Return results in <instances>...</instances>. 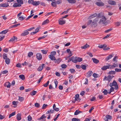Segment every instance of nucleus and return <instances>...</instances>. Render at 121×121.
I'll list each match as a JSON object with an SVG mask.
<instances>
[{
	"mask_svg": "<svg viewBox=\"0 0 121 121\" xmlns=\"http://www.w3.org/2000/svg\"><path fill=\"white\" fill-rule=\"evenodd\" d=\"M58 21L59 24L61 25L65 24V21L63 20V19L61 18L59 19Z\"/></svg>",
	"mask_w": 121,
	"mask_h": 121,
	"instance_id": "obj_4",
	"label": "nucleus"
},
{
	"mask_svg": "<svg viewBox=\"0 0 121 121\" xmlns=\"http://www.w3.org/2000/svg\"><path fill=\"white\" fill-rule=\"evenodd\" d=\"M121 22H115V25L117 26H119L120 25Z\"/></svg>",
	"mask_w": 121,
	"mask_h": 121,
	"instance_id": "obj_45",
	"label": "nucleus"
},
{
	"mask_svg": "<svg viewBox=\"0 0 121 121\" xmlns=\"http://www.w3.org/2000/svg\"><path fill=\"white\" fill-rule=\"evenodd\" d=\"M34 1L33 0H29L28 1V3L29 4H31L33 5V4L34 3Z\"/></svg>",
	"mask_w": 121,
	"mask_h": 121,
	"instance_id": "obj_51",
	"label": "nucleus"
},
{
	"mask_svg": "<svg viewBox=\"0 0 121 121\" xmlns=\"http://www.w3.org/2000/svg\"><path fill=\"white\" fill-rule=\"evenodd\" d=\"M98 20H99L98 18H96L94 20L93 22L92 21L91 25L92 26H96L97 24L96 23Z\"/></svg>",
	"mask_w": 121,
	"mask_h": 121,
	"instance_id": "obj_1",
	"label": "nucleus"
},
{
	"mask_svg": "<svg viewBox=\"0 0 121 121\" xmlns=\"http://www.w3.org/2000/svg\"><path fill=\"white\" fill-rule=\"evenodd\" d=\"M79 110H76L75 111V112L74 113V115H77L78 114H79Z\"/></svg>",
	"mask_w": 121,
	"mask_h": 121,
	"instance_id": "obj_53",
	"label": "nucleus"
},
{
	"mask_svg": "<svg viewBox=\"0 0 121 121\" xmlns=\"http://www.w3.org/2000/svg\"><path fill=\"white\" fill-rule=\"evenodd\" d=\"M21 114H20L18 113L17 114V118L18 121H19L21 119Z\"/></svg>",
	"mask_w": 121,
	"mask_h": 121,
	"instance_id": "obj_19",
	"label": "nucleus"
},
{
	"mask_svg": "<svg viewBox=\"0 0 121 121\" xmlns=\"http://www.w3.org/2000/svg\"><path fill=\"white\" fill-rule=\"evenodd\" d=\"M36 57L37 59L40 60L42 59V56L40 53H38L36 55Z\"/></svg>",
	"mask_w": 121,
	"mask_h": 121,
	"instance_id": "obj_7",
	"label": "nucleus"
},
{
	"mask_svg": "<svg viewBox=\"0 0 121 121\" xmlns=\"http://www.w3.org/2000/svg\"><path fill=\"white\" fill-rule=\"evenodd\" d=\"M11 85V84L9 82H6L4 84L5 86L8 88L10 87Z\"/></svg>",
	"mask_w": 121,
	"mask_h": 121,
	"instance_id": "obj_17",
	"label": "nucleus"
},
{
	"mask_svg": "<svg viewBox=\"0 0 121 121\" xmlns=\"http://www.w3.org/2000/svg\"><path fill=\"white\" fill-rule=\"evenodd\" d=\"M106 45L105 44L103 45H99L98 47L100 48H102L104 47H106Z\"/></svg>",
	"mask_w": 121,
	"mask_h": 121,
	"instance_id": "obj_39",
	"label": "nucleus"
},
{
	"mask_svg": "<svg viewBox=\"0 0 121 121\" xmlns=\"http://www.w3.org/2000/svg\"><path fill=\"white\" fill-rule=\"evenodd\" d=\"M69 70L71 73H73L75 72L74 69H69Z\"/></svg>",
	"mask_w": 121,
	"mask_h": 121,
	"instance_id": "obj_50",
	"label": "nucleus"
},
{
	"mask_svg": "<svg viewBox=\"0 0 121 121\" xmlns=\"http://www.w3.org/2000/svg\"><path fill=\"white\" fill-rule=\"evenodd\" d=\"M53 109L56 111H58L59 110V108H56V105L55 104H53Z\"/></svg>",
	"mask_w": 121,
	"mask_h": 121,
	"instance_id": "obj_20",
	"label": "nucleus"
},
{
	"mask_svg": "<svg viewBox=\"0 0 121 121\" xmlns=\"http://www.w3.org/2000/svg\"><path fill=\"white\" fill-rule=\"evenodd\" d=\"M18 100L21 102H22L24 100V98L23 97L19 96Z\"/></svg>",
	"mask_w": 121,
	"mask_h": 121,
	"instance_id": "obj_40",
	"label": "nucleus"
},
{
	"mask_svg": "<svg viewBox=\"0 0 121 121\" xmlns=\"http://www.w3.org/2000/svg\"><path fill=\"white\" fill-rule=\"evenodd\" d=\"M97 16V14L96 13H95L93 14L92 15L90 16L88 18L89 19H91L93 18V17L96 16Z\"/></svg>",
	"mask_w": 121,
	"mask_h": 121,
	"instance_id": "obj_26",
	"label": "nucleus"
},
{
	"mask_svg": "<svg viewBox=\"0 0 121 121\" xmlns=\"http://www.w3.org/2000/svg\"><path fill=\"white\" fill-rule=\"evenodd\" d=\"M92 22V21L91 20H89L88 22L87 25H91Z\"/></svg>",
	"mask_w": 121,
	"mask_h": 121,
	"instance_id": "obj_64",
	"label": "nucleus"
},
{
	"mask_svg": "<svg viewBox=\"0 0 121 121\" xmlns=\"http://www.w3.org/2000/svg\"><path fill=\"white\" fill-rule=\"evenodd\" d=\"M35 73H32L30 76L29 77L30 78H32L33 77L35 76Z\"/></svg>",
	"mask_w": 121,
	"mask_h": 121,
	"instance_id": "obj_55",
	"label": "nucleus"
},
{
	"mask_svg": "<svg viewBox=\"0 0 121 121\" xmlns=\"http://www.w3.org/2000/svg\"><path fill=\"white\" fill-rule=\"evenodd\" d=\"M108 2L109 4L112 5H116V2L114 1L109 0L108 1Z\"/></svg>",
	"mask_w": 121,
	"mask_h": 121,
	"instance_id": "obj_6",
	"label": "nucleus"
},
{
	"mask_svg": "<svg viewBox=\"0 0 121 121\" xmlns=\"http://www.w3.org/2000/svg\"><path fill=\"white\" fill-rule=\"evenodd\" d=\"M104 14L103 13H99L98 15V17H103Z\"/></svg>",
	"mask_w": 121,
	"mask_h": 121,
	"instance_id": "obj_37",
	"label": "nucleus"
},
{
	"mask_svg": "<svg viewBox=\"0 0 121 121\" xmlns=\"http://www.w3.org/2000/svg\"><path fill=\"white\" fill-rule=\"evenodd\" d=\"M49 22V20L48 19H46L42 23V25H44L48 23Z\"/></svg>",
	"mask_w": 121,
	"mask_h": 121,
	"instance_id": "obj_33",
	"label": "nucleus"
},
{
	"mask_svg": "<svg viewBox=\"0 0 121 121\" xmlns=\"http://www.w3.org/2000/svg\"><path fill=\"white\" fill-rule=\"evenodd\" d=\"M37 91H32L30 93V95H35Z\"/></svg>",
	"mask_w": 121,
	"mask_h": 121,
	"instance_id": "obj_35",
	"label": "nucleus"
},
{
	"mask_svg": "<svg viewBox=\"0 0 121 121\" xmlns=\"http://www.w3.org/2000/svg\"><path fill=\"white\" fill-rule=\"evenodd\" d=\"M8 31L7 30H5L2 31L1 32H0V34H5Z\"/></svg>",
	"mask_w": 121,
	"mask_h": 121,
	"instance_id": "obj_41",
	"label": "nucleus"
},
{
	"mask_svg": "<svg viewBox=\"0 0 121 121\" xmlns=\"http://www.w3.org/2000/svg\"><path fill=\"white\" fill-rule=\"evenodd\" d=\"M15 112H12V113L10 114L9 115V118L11 117L12 116L15 115Z\"/></svg>",
	"mask_w": 121,
	"mask_h": 121,
	"instance_id": "obj_38",
	"label": "nucleus"
},
{
	"mask_svg": "<svg viewBox=\"0 0 121 121\" xmlns=\"http://www.w3.org/2000/svg\"><path fill=\"white\" fill-rule=\"evenodd\" d=\"M106 64L108 65H104L101 68V69L103 70H105L107 69H110V64L108 63L107 64Z\"/></svg>",
	"mask_w": 121,
	"mask_h": 121,
	"instance_id": "obj_2",
	"label": "nucleus"
},
{
	"mask_svg": "<svg viewBox=\"0 0 121 121\" xmlns=\"http://www.w3.org/2000/svg\"><path fill=\"white\" fill-rule=\"evenodd\" d=\"M115 71H111L109 72V74H114L116 73Z\"/></svg>",
	"mask_w": 121,
	"mask_h": 121,
	"instance_id": "obj_44",
	"label": "nucleus"
},
{
	"mask_svg": "<svg viewBox=\"0 0 121 121\" xmlns=\"http://www.w3.org/2000/svg\"><path fill=\"white\" fill-rule=\"evenodd\" d=\"M110 69H113L114 68L117 67L118 66V65L117 64H115L114 63H113V65H112L110 64Z\"/></svg>",
	"mask_w": 121,
	"mask_h": 121,
	"instance_id": "obj_12",
	"label": "nucleus"
},
{
	"mask_svg": "<svg viewBox=\"0 0 121 121\" xmlns=\"http://www.w3.org/2000/svg\"><path fill=\"white\" fill-rule=\"evenodd\" d=\"M33 55V53L32 52H30L28 53V56L30 57Z\"/></svg>",
	"mask_w": 121,
	"mask_h": 121,
	"instance_id": "obj_49",
	"label": "nucleus"
},
{
	"mask_svg": "<svg viewBox=\"0 0 121 121\" xmlns=\"http://www.w3.org/2000/svg\"><path fill=\"white\" fill-rule=\"evenodd\" d=\"M18 103V102L17 101H13L12 102L13 104V105H17V104Z\"/></svg>",
	"mask_w": 121,
	"mask_h": 121,
	"instance_id": "obj_62",
	"label": "nucleus"
},
{
	"mask_svg": "<svg viewBox=\"0 0 121 121\" xmlns=\"http://www.w3.org/2000/svg\"><path fill=\"white\" fill-rule=\"evenodd\" d=\"M61 67L63 68H65L67 67V65L65 64H63L61 65Z\"/></svg>",
	"mask_w": 121,
	"mask_h": 121,
	"instance_id": "obj_56",
	"label": "nucleus"
},
{
	"mask_svg": "<svg viewBox=\"0 0 121 121\" xmlns=\"http://www.w3.org/2000/svg\"><path fill=\"white\" fill-rule=\"evenodd\" d=\"M76 60L77 62H80L82 60V58L78 57H76Z\"/></svg>",
	"mask_w": 121,
	"mask_h": 121,
	"instance_id": "obj_23",
	"label": "nucleus"
},
{
	"mask_svg": "<svg viewBox=\"0 0 121 121\" xmlns=\"http://www.w3.org/2000/svg\"><path fill=\"white\" fill-rule=\"evenodd\" d=\"M48 105L47 104H44L43 106L42 109H44Z\"/></svg>",
	"mask_w": 121,
	"mask_h": 121,
	"instance_id": "obj_58",
	"label": "nucleus"
},
{
	"mask_svg": "<svg viewBox=\"0 0 121 121\" xmlns=\"http://www.w3.org/2000/svg\"><path fill=\"white\" fill-rule=\"evenodd\" d=\"M5 62L6 64H9L10 62V60L8 58H6L5 59Z\"/></svg>",
	"mask_w": 121,
	"mask_h": 121,
	"instance_id": "obj_36",
	"label": "nucleus"
},
{
	"mask_svg": "<svg viewBox=\"0 0 121 121\" xmlns=\"http://www.w3.org/2000/svg\"><path fill=\"white\" fill-rule=\"evenodd\" d=\"M49 81H48L46 83L43 84V86L44 87H47L49 83Z\"/></svg>",
	"mask_w": 121,
	"mask_h": 121,
	"instance_id": "obj_57",
	"label": "nucleus"
},
{
	"mask_svg": "<svg viewBox=\"0 0 121 121\" xmlns=\"http://www.w3.org/2000/svg\"><path fill=\"white\" fill-rule=\"evenodd\" d=\"M106 117L108 119H111L112 118V117L109 115H106Z\"/></svg>",
	"mask_w": 121,
	"mask_h": 121,
	"instance_id": "obj_43",
	"label": "nucleus"
},
{
	"mask_svg": "<svg viewBox=\"0 0 121 121\" xmlns=\"http://www.w3.org/2000/svg\"><path fill=\"white\" fill-rule=\"evenodd\" d=\"M1 7H6L9 6V4L7 3H5L4 4H0Z\"/></svg>",
	"mask_w": 121,
	"mask_h": 121,
	"instance_id": "obj_11",
	"label": "nucleus"
},
{
	"mask_svg": "<svg viewBox=\"0 0 121 121\" xmlns=\"http://www.w3.org/2000/svg\"><path fill=\"white\" fill-rule=\"evenodd\" d=\"M21 6V5H20L18 3H16L14 4L13 5V7H20Z\"/></svg>",
	"mask_w": 121,
	"mask_h": 121,
	"instance_id": "obj_24",
	"label": "nucleus"
},
{
	"mask_svg": "<svg viewBox=\"0 0 121 121\" xmlns=\"http://www.w3.org/2000/svg\"><path fill=\"white\" fill-rule=\"evenodd\" d=\"M54 62L55 63H57V64H59L61 61V60L60 58H58L57 59H56V58L54 60Z\"/></svg>",
	"mask_w": 121,
	"mask_h": 121,
	"instance_id": "obj_15",
	"label": "nucleus"
},
{
	"mask_svg": "<svg viewBox=\"0 0 121 121\" xmlns=\"http://www.w3.org/2000/svg\"><path fill=\"white\" fill-rule=\"evenodd\" d=\"M40 2L39 1H34V3L33 4V5H34L37 6L40 4Z\"/></svg>",
	"mask_w": 121,
	"mask_h": 121,
	"instance_id": "obj_25",
	"label": "nucleus"
},
{
	"mask_svg": "<svg viewBox=\"0 0 121 121\" xmlns=\"http://www.w3.org/2000/svg\"><path fill=\"white\" fill-rule=\"evenodd\" d=\"M17 38L15 36H14L13 37L11 38L9 41V42H13L15 40H17Z\"/></svg>",
	"mask_w": 121,
	"mask_h": 121,
	"instance_id": "obj_14",
	"label": "nucleus"
},
{
	"mask_svg": "<svg viewBox=\"0 0 121 121\" xmlns=\"http://www.w3.org/2000/svg\"><path fill=\"white\" fill-rule=\"evenodd\" d=\"M95 4L99 6H102L104 5V4L102 2H97L95 3Z\"/></svg>",
	"mask_w": 121,
	"mask_h": 121,
	"instance_id": "obj_9",
	"label": "nucleus"
},
{
	"mask_svg": "<svg viewBox=\"0 0 121 121\" xmlns=\"http://www.w3.org/2000/svg\"><path fill=\"white\" fill-rule=\"evenodd\" d=\"M104 94L105 95H106L108 93V92L106 90L104 89L103 92Z\"/></svg>",
	"mask_w": 121,
	"mask_h": 121,
	"instance_id": "obj_54",
	"label": "nucleus"
},
{
	"mask_svg": "<svg viewBox=\"0 0 121 121\" xmlns=\"http://www.w3.org/2000/svg\"><path fill=\"white\" fill-rule=\"evenodd\" d=\"M35 106L37 108H38L39 107V104L38 103H36L35 104Z\"/></svg>",
	"mask_w": 121,
	"mask_h": 121,
	"instance_id": "obj_59",
	"label": "nucleus"
},
{
	"mask_svg": "<svg viewBox=\"0 0 121 121\" xmlns=\"http://www.w3.org/2000/svg\"><path fill=\"white\" fill-rule=\"evenodd\" d=\"M56 4H59L61 3L62 1L61 0H59L56 1Z\"/></svg>",
	"mask_w": 121,
	"mask_h": 121,
	"instance_id": "obj_52",
	"label": "nucleus"
},
{
	"mask_svg": "<svg viewBox=\"0 0 121 121\" xmlns=\"http://www.w3.org/2000/svg\"><path fill=\"white\" fill-rule=\"evenodd\" d=\"M113 56L112 54H110L108 56L106 57L105 58V60L106 61H108L110 60Z\"/></svg>",
	"mask_w": 121,
	"mask_h": 121,
	"instance_id": "obj_5",
	"label": "nucleus"
},
{
	"mask_svg": "<svg viewBox=\"0 0 121 121\" xmlns=\"http://www.w3.org/2000/svg\"><path fill=\"white\" fill-rule=\"evenodd\" d=\"M51 5L53 7H56V1H52L51 3Z\"/></svg>",
	"mask_w": 121,
	"mask_h": 121,
	"instance_id": "obj_34",
	"label": "nucleus"
},
{
	"mask_svg": "<svg viewBox=\"0 0 121 121\" xmlns=\"http://www.w3.org/2000/svg\"><path fill=\"white\" fill-rule=\"evenodd\" d=\"M3 58L4 59H6V58H7V54L5 53H4L3 54Z\"/></svg>",
	"mask_w": 121,
	"mask_h": 121,
	"instance_id": "obj_46",
	"label": "nucleus"
},
{
	"mask_svg": "<svg viewBox=\"0 0 121 121\" xmlns=\"http://www.w3.org/2000/svg\"><path fill=\"white\" fill-rule=\"evenodd\" d=\"M117 83L115 80H114L112 83H110L109 84V85L110 87L112 86H115L117 85Z\"/></svg>",
	"mask_w": 121,
	"mask_h": 121,
	"instance_id": "obj_10",
	"label": "nucleus"
},
{
	"mask_svg": "<svg viewBox=\"0 0 121 121\" xmlns=\"http://www.w3.org/2000/svg\"><path fill=\"white\" fill-rule=\"evenodd\" d=\"M89 45H88L87 44H86L84 46L81 47V48L82 49H85L89 47Z\"/></svg>",
	"mask_w": 121,
	"mask_h": 121,
	"instance_id": "obj_27",
	"label": "nucleus"
},
{
	"mask_svg": "<svg viewBox=\"0 0 121 121\" xmlns=\"http://www.w3.org/2000/svg\"><path fill=\"white\" fill-rule=\"evenodd\" d=\"M81 68L83 69L84 70H85L86 69V67L85 65H81Z\"/></svg>",
	"mask_w": 121,
	"mask_h": 121,
	"instance_id": "obj_47",
	"label": "nucleus"
},
{
	"mask_svg": "<svg viewBox=\"0 0 121 121\" xmlns=\"http://www.w3.org/2000/svg\"><path fill=\"white\" fill-rule=\"evenodd\" d=\"M16 1L17 3L20 5H21V4H23V0H16Z\"/></svg>",
	"mask_w": 121,
	"mask_h": 121,
	"instance_id": "obj_29",
	"label": "nucleus"
},
{
	"mask_svg": "<svg viewBox=\"0 0 121 121\" xmlns=\"http://www.w3.org/2000/svg\"><path fill=\"white\" fill-rule=\"evenodd\" d=\"M49 58L52 60H54L55 59V57L53 55H49L48 56Z\"/></svg>",
	"mask_w": 121,
	"mask_h": 121,
	"instance_id": "obj_21",
	"label": "nucleus"
},
{
	"mask_svg": "<svg viewBox=\"0 0 121 121\" xmlns=\"http://www.w3.org/2000/svg\"><path fill=\"white\" fill-rule=\"evenodd\" d=\"M32 119V118L31 117L30 115H29L28 117V121H30Z\"/></svg>",
	"mask_w": 121,
	"mask_h": 121,
	"instance_id": "obj_60",
	"label": "nucleus"
},
{
	"mask_svg": "<svg viewBox=\"0 0 121 121\" xmlns=\"http://www.w3.org/2000/svg\"><path fill=\"white\" fill-rule=\"evenodd\" d=\"M46 118V117L45 116L44 114H43L40 118H38V120H40L41 119L43 120V119L45 118Z\"/></svg>",
	"mask_w": 121,
	"mask_h": 121,
	"instance_id": "obj_28",
	"label": "nucleus"
},
{
	"mask_svg": "<svg viewBox=\"0 0 121 121\" xmlns=\"http://www.w3.org/2000/svg\"><path fill=\"white\" fill-rule=\"evenodd\" d=\"M92 72L91 71H89L86 74V76L87 77H90L92 74Z\"/></svg>",
	"mask_w": 121,
	"mask_h": 121,
	"instance_id": "obj_13",
	"label": "nucleus"
},
{
	"mask_svg": "<svg viewBox=\"0 0 121 121\" xmlns=\"http://www.w3.org/2000/svg\"><path fill=\"white\" fill-rule=\"evenodd\" d=\"M115 70L116 72H119L121 71V69L115 68Z\"/></svg>",
	"mask_w": 121,
	"mask_h": 121,
	"instance_id": "obj_48",
	"label": "nucleus"
},
{
	"mask_svg": "<svg viewBox=\"0 0 121 121\" xmlns=\"http://www.w3.org/2000/svg\"><path fill=\"white\" fill-rule=\"evenodd\" d=\"M44 64H43L41 66H39L37 69L39 71H41L44 66Z\"/></svg>",
	"mask_w": 121,
	"mask_h": 121,
	"instance_id": "obj_18",
	"label": "nucleus"
},
{
	"mask_svg": "<svg viewBox=\"0 0 121 121\" xmlns=\"http://www.w3.org/2000/svg\"><path fill=\"white\" fill-rule=\"evenodd\" d=\"M72 120V121H80L79 119L76 118H73Z\"/></svg>",
	"mask_w": 121,
	"mask_h": 121,
	"instance_id": "obj_42",
	"label": "nucleus"
},
{
	"mask_svg": "<svg viewBox=\"0 0 121 121\" xmlns=\"http://www.w3.org/2000/svg\"><path fill=\"white\" fill-rule=\"evenodd\" d=\"M92 59L93 61V62L95 64H97L99 62V61L98 60L95 59V58H92Z\"/></svg>",
	"mask_w": 121,
	"mask_h": 121,
	"instance_id": "obj_22",
	"label": "nucleus"
},
{
	"mask_svg": "<svg viewBox=\"0 0 121 121\" xmlns=\"http://www.w3.org/2000/svg\"><path fill=\"white\" fill-rule=\"evenodd\" d=\"M19 18L20 20H23L25 19V17H23L22 16H21L19 17Z\"/></svg>",
	"mask_w": 121,
	"mask_h": 121,
	"instance_id": "obj_63",
	"label": "nucleus"
},
{
	"mask_svg": "<svg viewBox=\"0 0 121 121\" xmlns=\"http://www.w3.org/2000/svg\"><path fill=\"white\" fill-rule=\"evenodd\" d=\"M72 61L74 63H76L77 61L76 60V57H74L73 56L72 57Z\"/></svg>",
	"mask_w": 121,
	"mask_h": 121,
	"instance_id": "obj_30",
	"label": "nucleus"
},
{
	"mask_svg": "<svg viewBox=\"0 0 121 121\" xmlns=\"http://www.w3.org/2000/svg\"><path fill=\"white\" fill-rule=\"evenodd\" d=\"M106 19L105 17L103 16V17L100 20L99 23L100 24L102 23L104 24H105L106 22Z\"/></svg>",
	"mask_w": 121,
	"mask_h": 121,
	"instance_id": "obj_3",
	"label": "nucleus"
},
{
	"mask_svg": "<svg viewBox=\"0 0 121 121\" xmlns=\"http://www.w3.org/2000/svg\"><path fill=\"white\" fill-rule=\"evenodd\" d=\"M19 78L22 80H24L25 79V77L24 75L21 74L19 75Z\"/></svg>",
	"mask_w": 121,
	"mask_h": 121,
	"instance_id": "obj_32",
	"label": "nucleus"
},
{
	"mask_svg": "<svg viewBox=\"0 0 121 121\" xmlns=\"http://www.w3.org/2000/svg\"><path fill=\"white\" fill-rule=\"evenodd\" d=\"M29 32L26 30L24 31L21 34V36H25L28 35Z\"/></svg>",
	"mask_w": 121,
	"mask_h": 121,
	"instance_id": "obj_8",
	"label": "nucleus"
},
{
	"mask_svg": "<svg viewBox=\"0 0 121 121\" xmlns=\"http://www.w3.org/2000/svg\"><path fill=\"white\" fill-rule=\"evenodd\" d=\"M113 77L114 76H111L110 75H109L107 77V80L109 82L111 81Z\"/></svg>",
	"mask_w": 121,
	"mask_h": 121,
	"instance_id": "obj_16",
	"label": "nucleus"
},
{
	"mask_svg": "<svg viewBox=\"0 0 121 121\" xmlns=\"http://www.w3.org/2000/svg\"><path fill=\"white\" fill-rule=\"evenodd\" d=\"M76 1L75 0H68V2L70 3H75Z\"/></svg>",
	"mask_w": 121,
	"mask_h": 121,
	"instance_id": "obj_31",
	"label": "nucleus"
},
{
	"mask_svg": "<svg viewBox=\"0 0 121 121\" xmlns=\"http://www.w3.org/2000/svg\"><path fill=\"white\" fill-rule=\"evenodd\" d=\"M41 51L42 52L43 54H46L47 53V51L46 50H41Z\"/></svg>",
	"mask_w": 121,
	"mask_h": 121,
	"instance_id": "obj_61",
	"label": "nucleus"
}]
</instances>
